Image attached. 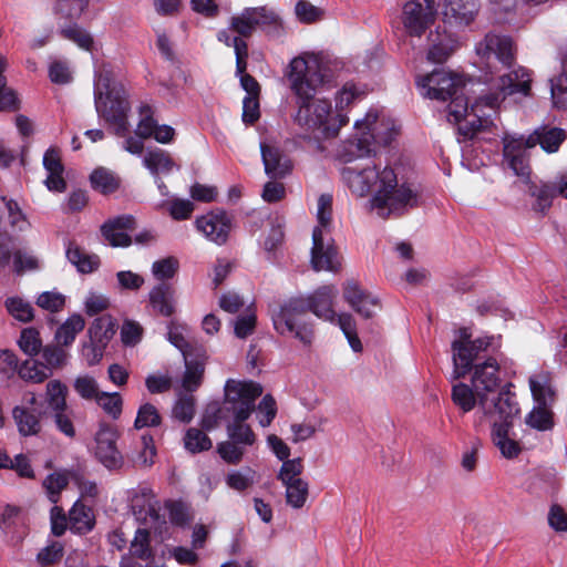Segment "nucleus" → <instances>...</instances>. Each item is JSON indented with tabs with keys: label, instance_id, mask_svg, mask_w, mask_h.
I'll return each instance as SVG.
<instances>
[{
	"label": "nucleus",
	"instance_id": "nucleus-47",
	"mask_svg": "<svg viewBox=\"0 0 567 567\" xmlns=\"http://www.w3.org/2000/svg\"><path fill=\"white\" fill-rule=\"evenodd\" d=\"M141 447L132 456V462L137 467H150L154 464L156 456V447L152 435H143L141 437Z\"/></svg>",
	"mask_w": 567,
	"mask_h": 567
},
{
	"label": "nucleus",
	"instance_id": "nucleus-32",
	"mask_svg": "<svg viewBox=\"0 0 567 567\" xmlns=\"http://www.w3.org/2000/svg\"><path fill=\"white\" fill-rule=\"evenodd\" d=\"M69 261L82 274H91L100 267L97 255L87 254L74 243H70L66 249Z\"/></svg>",
	"mask_w": 567,
	"mask_h": 567
},
{
	"label": "nucleus",
	"instance_id": "nucleus-48",
	"mask_svg": "<svg viewBox=\"0 0 567 567\" xmlns=\"http://www.w3.org/2000/svg\"><path fill=\"white\" fill-rule=\"evenodd\" d=\"M246 447L234 440L228 439L227 441L217 444V453L220 458L230 465H237L243 461Z\"/></svg>",
	"mask_w": 567,
	"mask_h": 567
},
{
	"label": "nucleus",
	"instance_id": "nucleus-29",
	"mask_svg": "<svg viewBox=\"0 0 567 567\" xmlns=\"http://www.w3.org/2000/svg\"><path fill=\"white\" fill-rule=\"evenodd\" d=\"M511 429L508 425H492L491 432L493 443L506 458L517 457L522 451L519 442L509 437Z\"/></svg>",
	"mask_w": 567,
	"mask_h": 567
},
{
	"label": "nucleus",
	"instance_id": "nucleus-40",
	"mask_svg": "<svg viewBox=\"0 0 567 567\" xmlns=\"http://www.w3.org/2000/svg\"><path fill=\"white\" fill-rule=\"evenodd\" d=\"M343 298L351 306L357 307L359 303H370V306H378V300L370 293L361 289L358 281L350 279L343 285Z\"/></svg>",
	"mask_w": 567,
	"mask_h": 567
},
{
	"label": "nucleus",
	"instance_id": "nucleus-34",
	"mask_svg": "<svg viewBox=\"0 0 567 567\" xmlns=\"http://www.w3.org/2000/svg\"><path fill=\"white\" fill-rule=\"evenodd\" d=\"M89 339L107 344L115 334V322L111 316L97 317L87 330Z\"/></svg>",
	"mask_w": 567,
	"mask_h": 567
},
{
	"label": "nucleus",
	"instance_id": "nucleus-62",
	"mask_svg": "<svg viewBox=\"0 0 567 567\" xmlns=\"http://www.w3.org/2000/svg\"><path fill=\"white\" fill-rule=\"evenodd\" d=\"M195 414V400L192 395L181 396L174 408L173 416L181 422L188 423L193 420Z\"/></svg>",
	"mask_w": 567,
	"mask_h": 567
},
{
	"label": "nucleus",
	"instance_id": "nucleus-26",
	"mask_svg": "<svg viewBox=\"0 0 567 567\" xmlns=\"http://www.w3.org/2000/svg\"><path fill=\"white\" fill-rule=\"evenodd\" d=\"M528 194L530 197L535 198L533 209L545 214L551 207L554 198L558 196L556 179L551 182H540L539 184L530 183Z\"/></svg>",
	"mask_w": 567,
	"mask_h": 567
},
{
	"label": "nucleus",
	"instance_id": "nucleus-4",
	"mask_svg": "<svg viewBox=\"0 0 567 567\" xmlns=\"http://www.w3.org/2000/svg\"><path fill=\"white\" fill-rule=\"evenodd\" d=\"M261 394L262 388L256 382L228 380L225 384L223 404L212 402L206 406L200 420L202 427L212 431L221 421H246L256 409V399Z\"/></svg>",
	"mask_w": 567,
	"mask_h": 567
},
{
	"label": "nucleus",
	"instance_id": "nucleus-56",
	"mask_svg": "<svg viewBox=\"0 0 567 567\" xmlns=\"http://www.w3.org/2000/svg\"><path fill=\"white\" fill-rule=\"evenodd\" d=\"M2 202L6 205L8 212V218L11 227L17 228L20 231L27 230L30 228V223L27 219L25 214L22 212L19 204L13 199H8L7 197H1Z\"/></svg>",
	"mask_w": 567,
	"mask_h": 567
},
{
	"label": "nucleus",
	"instance_id": "nucleus-25",
	"mask_svg": "<svg viewBox=\"0 0 567 567\" xmlns=\"http://www.w3.org/2000/svg\"><path fill=\"white\" fill-rule=\"evenodd\" d=\"M481 106H486L484 102V96L478 97L475 103L472 105V114L471 116H464L458 123V133L464 138L473 140L478 136L480 133L488 130L492 125L487 118H483L478 115V111Z\"/></svg>",
	"mask_w": 567,
	"mask_h": 567
},
{
	"label": "nucleus",
	"instance_id": "nucleus-10",
	"mask_svg": "<svg viewBox=\"0 0 567 567\" xmlns=\"http://www.w3.org/2000/svg\"><path fill=\"white\" fill-rule=\"evenodd\" d=\"M530 75L522 66L504 73L498 79L497 92L484 95L485 105L495 110L505 100L506 96L520 93L525 96L530 92Z\"/></svg>",
	"mask_w": 567,
	"mask_h": 567
},
{
	"label": "nucleus",
	"instance_id": "nucleus-49",
	"mask_svg": "<svg viewBox=\"0 0 567 567\" xmlns=\"http://www.w3.org/2000/svg\"><path fill=\"white\" fill-rule=\"evenodd\" d=\"M256 472L246 467L244 471H231L227 474L225 482L227 486L237 492H244L255 483Z\"/></svg>",
	"mask_w": 567,
	"mask_h": 567
},
{
	"label": "nucleus",
	"instance_id": "nucleus-63",
	"mask_svg": "<svg viewBox=\"0 0 567 567\" xmlns=\"http://www.w3.org/2000/svg\"><path fill=\"white\" fill-rule=\"evenodd\" d=\"M303 465L301 458L284 460L281 468L278 474V480L282 485L291 483L293 480H301L299 476L302 473Z\"/></svg>",
	"mask_w": 567,
	"mask_h": 567
},
{
	"label": "nucleus",
	"instance_id": "nucleus-38",
	"mask_svg": "<svg viewBox=\"0 0 567 567\" xmlns=\"http://www.w3.org/2000/svg\"><path fill=\"white\" fill-rule=\"evenodd\" d=\"M452 401L463 413L472 411L478 403L474 388L465 383H457L453 386Z\"/></svg>",
	"mask_w": 567,
	"mask_h": 567
},
{
	"label": "nucleus",
	"instance_id": "nucleus-51",
	"mask_svg": "<svg viewBox=\"0 0 567 567\" xmlns=\"http://www.w3.org/2000/svg\"><path fill=\"white\" fill-rule=\"evenodd\" d=\"M228 439L236 441L245 447L251 446L256 441V435L251 427L244 424V421H236L227 424Z\"/></svg>",
	"mask_w": 567,
	"mask_h": 567
},
{
	"label": "nucleus",
	"instance_id": "nucleus-15",
	"mask_svg": "<svg viewBox=\"0 0 567 567\" xmlns=\"http://www.w3.org/2000/svg\"><path fill=\"white\" fill-rule=\"evenodd\" d=\"M195 226L207 240L221 246L228 240L233 228V218L227 212L216 209L197 217Z\"/></svg>",
	"mask_w": 567,
	"mask_h": 567
},
{
	"label": "nucleus",
	"instance_id": "nucleus-12",
	"mask_svg": "<svg viewBox=\"0 0 567 567\" xmlns=\"http://www.w3.org/2000/svg\"><path fill=\"white\" fill-rule=\"evenodd\" d=\"M436 10L433 0H409L402 10L401 21L411 37H421L434 22Z\"/></svg>",
	"mask_w": 567,
	"mask_h": 567
},
{
	"label": "nucleus",
	"instance_id": "nucleus-5",
	"mask_svg": "<svg viewBox=\"0 0 567 567\" xmlns=\"http://www.w3.org/2000/svg\"><path fill=\"white\" fill-rule=\"evenodd\" d=\"M94 102L99 116L114 127L117 136H125L128 132L130 111L127 93L109 70H102L95 79Z\"/></svg>",
	"mask_w": 567,
	"mask_h": 567
},
{
	"label": "nucleus",
	"instance_id": "nucleus-16",
	"mask_svg": "<svg viewBox=\"0 0 567 567\" xmlns=\"http://www.w3.org/2000/svg\"><path fill=\"white\" fill-rule=\"evenodd\" d=\"M473 369L472 386L476 392L480 408L486 409V398L499 388V365L494 358H488L483 363L474 364Z\"/></svg>",
	"mask_w": 567,
	"mask_h": 567
},
{
	"label": "nucleus",
	"instance_id": "nucleus-61",
	"mask_svg": "<svg viewBox=\"0 0 567 567\" xmlns=\"http://www.w3.org/2000/svg\"><path fill=\"white\" fill-rule=\"evenodd\" d=\"M41 357L43 365L52 373L53 369L61 368L66 360V352L54 346H47L42 349Z\"/></svg>",
	"mask_w": 567,
	"mask_h": 567
},
{
	"label": "nucleus",
	"instance_id": "nucleus-33",
	"mask_svg": "<svg viewBox=\"0 0 567 567\" xmlns=\"http://www.w3.org/2000/svg\"><path fill=\"white\" fill-rule=\"evenodd\" d=\"M143 164L153 175L167 174L174 167L169 153L162 148L148 150L143 157Z\"/></svg>",
	"mask_w": 567,
	"mask_h": 567
},
{
	"label": "nucleus",
	"instance_id": "nucleus-44",
	"mask_svg": "<svg viewBox=\"0 0 567 567\" xmlns=\"http://www.w3.org/2000/svg\"><path fill=\"white\" fill-rule=\"evenodd\" d=\"M184 446L189 453L196 454L210 450L213 443L207 434L202 430L197 427H189L184 436Z\"/></svg>",
	"mask_w": 567,
	"mask_h": 567
},
{
	"label": "nucleus",
	"instance_id": "nucleus-24",
	"mask_svg": "<svg viewBox=\"0 0 567 567\" xmlns=\"http://www.w3.org/2000/svg\"><path fill=\"white\" fill-rule=\"evenodd\" d=\"M566 137L567 134L563 128L543 126L535 130V132L527 137V146L534 147L539 144L545 152L555 153Z\"/></svg>",
	"mask_w": 567,
	"mask_h": 567
},
{
	"label": "nucleus",
	"instance_id": "nucleus-2",
	"mask_svg": "<svg viewBox=\"0 0 567 567\" xmlns=\"http://www.w3.org/2000/svg\"><path fill=\"white\" fill-rule=\"evenodd\" d=\"M341 177L352 194L359 197L365 196L372 186L379 185L371 204L382 218L392 214L401 215L419 205L417 189L406 183L399 184L391 167L379 172L375 165L347 166L341 169Z\"/></svg>",
	"mask_w": 567,
	"mask_h": 567
},
{
	"label": "nucleus",
	"instance_id": "nucleus-19",
	"mask_svg": "<svg viewBox=\"0 0 567 567\" xmlns=\"http://www.w3.org/2000/svg\"><path fill=\"white\" fill-rule=\"evenodd\" d=\"M192 353L183 358L185 371L181 384L186 392H194L203 384L208 362L206 348H196Z\"/></svg>",
	"mask_w": 567,
	"mask_h": 567
},
{
	"label": "nucleus",
	"instance_id": "nucleus-22",
	"mask_svg": "<svg viewBox=\"0 0 567 567\" xmlns=\"http://www.w3.org/2000/svg\"><path fill=\"white\" fill-rule=\"evenodd\" d=\"M478 9L476 0H445L443 16L450 23L468 25L475 20Z\"/></svg>",
	"mask_w": 567,
	"mask_h": 567
},
{
	"label": "nucleus",
	"instance_id": "nucleus-64",
	"mask_svg": "<svg viewBox=\"0 0 567 567\" xmlns=\"http://www.w3.org/2000/svg\"><path fill=\"white\" fill-rule=\"evenodd\" d=\"M63 556V546L59 542H53L42 548L37 555V561L42 567H50L61 560Z\"/></svg>",
	"mask_w": 567,
	"mask_h": 567
},
{
	"label": "nucleus",
	"instance_id": "nucleus-45",
	"mask_svg": "<svg viewBox=\"0 0 567 567\" xmlns=\"http://www.w3.org/2000/svg\"><path fill=\"white\" fill-rule=\"evenodd\" d=\"M549 405L535 406L526 416L525 422L530 427L538 431H547L554 426L553 412Z\"/></svg>",
	"mask_w": 567,
	"mask_h": 567
},
{
	"label": "nucleus",
	"instance_id": "nucleus-35",
	"mask_svg": "<svg viewBox=\"0 0 567 567\" xmlns=\"http://www.w3.org/2000/svg\"><path fill=\"white\" fill-rule=\"evenodd\" d=\"M85 327V321L81 315H72L55 332V340L62 346H70L75 337Z\"/></svg>",
	"mask_w": 567,
	"mask_h": 567
},
{
	"label": "nucleus",
	"instance_id": "nucleus-46",
	"mask_svg": "<svg viewBox=\"0 0 567 567\" xmlns=\"http://www.w3.org/2000/svg\"><path fill=\"white\" fill-rule=\"evenodd\" d=\"M286 487L287 504L293 508H301L309 495V485L303 480H293L284 485Z\"/></svg>",
	"mask_w": 567,
	"mask_h": 567
},
{
	"label": "nucleus",
	"instance_id": "nucleus-37",
	"mask_svg": "<svg viewBox=\"0 0 567 567\" xmlns=\"http://www.w3.org/2000/svg\"><path fill=\"white\" fill-rule=\"evenodd\" d=\"M92 187L106 195L114 193L120 187V178L111 171L99 167L90 176Z\"/></svg>",
	"mask_w": 567,
	"mask_h": 567
},
{
	"label": "nucleus",
	"instance_id": "nucleus-43",
	"mask_svg": "<svg viewBox=\"0 0 567 567\" xmlns=\"http://www.w3.org/2000/svg\"><path fill=\"white\" fill-rule=\"evenodd\" d=\"M72 475L69 472H54L45 477L42 485L51 503H58L60 493L68 486Z\"/></svg>",
	"mask_w": 567,
	"mask_h": 567
},
{
	"label": "nucleus",
	"instance_id": "nucleus-60",
	"mask_svg": "<svg viewBox=\"0 0 567 567\" xmlns=\"http://www.w3.org/2000/svg\"><path fill=\"white\" fill-rule=\"evenodd\" d=\"M550 93L554 106L557 109H567V75L561 73L559 76L550 80Z\"/></svg>",
	"mask_w": 567,
	"mask_h": 567
},
{
	"label": "nucleus",
	"instance_id": "nucleus-53",
	"mask_svg": "<svg viewBox=\"0 0 567 567\" xmlns=\"http://www.w3.org/2000/svg\"><path fill=\"white\" fill-rule=\"evenodd\" d=\"M336 320L347 337L353 351L359 352L362 350L361 341L357 333L355 321L350 313L336 315Z\"/></svg>",
	"mask_w": 567,
	"mask_h": 567
},
{
	"label": "nucleus",
	"instance_id": "nucleus-58",
	"mask_svg": "<svg viewBox=\"0 0 567 567\" xmlns=\"http://www.w3.org/2000/svg\"><path fill=\"white\" fill-rule=\"evenodd\" d=\"M73 388L75 392L84 400H96L102 391L93 377L81 375L74 380Z\"/></svg>",
	"mask_w": 567,
	"mask_h": 567
},
{
	"label": "nucleus",
	"instance_id": "nucleus-1",
	"mask_svg": "<svg viewBox=\"0 0 567 567\" xmlns=\"http://www.w3.org/2000/svg\"><path fill=\"white\" fill-rule=\"evenodd\" d=\"M288 79L298 97V111L295 122L317 140L336 137L347 117L331 115V103L324 99H313L317 89L323 83V76L316 59L295 58L289 64Z\"/></svg>",
	"mask_w": 567,
	"mask_h": 567
},
{
	"label": "nucleus",
	"instance_id": "nucleus-9",
	"mask_svg": "<svg viewBox=\"0 0 567 567\" xmlns=\"http://www.w3.org/2000/svg\"><path fill=\"white\" fill-rule=\"evenodd\" d=\"M311 266L316 271L338 272L342 266V258L338 252L334 240L324 234L320 227L312 231Z\"/></svg>",
	"mask_w": 567,
	"mask_h": 567
},
{
	"label": "nucleus",
	"instance_id": "nucleus-14",
	"mask_svg": "<svg viewBox=\"0 0 567 567\" xmlns=\"http://www.w3.org/2000/svg\"><path fill=\"white\" fill-rule=\"evenodd\" d=\"M467 339L468 336L464 333L463 340H455L452 343L455 378L464 377L480 352L486 351L493 341L492 337L477 338L473 341Z\"/></svg>",
	"mask_w": 567,
	"mask_h": 567
},
{
	"label": "nucleus",
	"instance_id": "nucleus-42",
	"mask_svg": "<svg viewBox=\"0 0 567 567\" xmlns=\"http://www.w3.org/2000/svg\"><path fill=\"white\" fill-rule=\"evenodd\" d=\"M18 375L27 382L41 383L51 375V372L42 362L37 360H25L20 364Z\"/></svg>",
	"mask_w": 567,
	"mask_h": 567
},
{
	"label": "nucleus",
	"instance_id": "nucleus-57",
	"mask_svg": "<svg viewBox=\"0 0 567 567\" xmlns=\"http://www.w3.org/2000/svg\"><path fill=\"white\" fill-rule=\"evenodd\" d=\"M162 417L157 409L151 403H144L140 406L134 422V427L140 430L146 426H158Z\"/></svg>",
	"mask_w": 567,
	"mask_h": 567
},
{
	"label": "nucleus",
	"instance_id": "nucleus-41",
	"mask_svg": "<svg viewBox=\"0 0 567 567\" xmlns=\"http://www.w3.org/2000/svg\"><path fill=\"white\" fill-rule=\"evenodd\" d=\"M130 553L133 557L142 560H148L154 553L151 547V533L146 528H138L131 542Z\"/></svg>",
	"mask_w": 567,
	"mask_h": 567
},
{
	"label": "nucleus",
	"instance_id": "nucleus-55",
	"mask_svg": "<svg viewBox=\"0 0 567 567\" xmlns=\"http://www.w3.org/2000/svg\"><path fill=\"white\" fill-rule=\"evenodd\" d=\"M6 308L19 321L28 322L33 319L32 306L19 297L8 298L6 300Z\"/></svg>",
	"mask_w": 567,
	"mask_h": 567
},
{
	"label": "nucleus",
	"instance_id": "nucleus-18",
	"mask_svg": "<svg viewBox=\"0 0 567 567\" xmlns=\"http://www.w3.org/2000/svg\"><path fill=\"white\" fill-rule=\"evenodd\" d=\"M503 155L508 167L520 177L528 178L530 173L527 138L506 135L503 138Z\"/></svg>",
	"mask_w": 567,
	"mask_h": 567
},
{
	"label": "nucleus",
	"instance_id": "nucleus-6",
	"mask_svg": "<svg viewBox=\"0 0 567 567\" xmlns=\"http://www.w3.org/2000/svg\"><path fill=\"white\" fill-rule=\"evenodd\" d=\"M260 29L271 37L279 38L285 33L284 21L280 13L271 7H248L238 14L233 16L228 30L237 33V37L245 40Z\"/></svg>",
	"mask_w": 567,
	"mask_h": 567
},
{
	"label": "nucleus",
	"instance_id": "nucleus-21",
	"mask_svg": "<svg viewBox=\"0 0 567 567\" xmlns=\"http://www.w3.org/2000/svg\"><path fill=\"white\" fill-rule=\"evenodd\" d=\"M135 229V219L132 215H122L105 221L101 233L105 240L113 247H127L132 243L127 234Z\"/></svg>",
	"mask_w": 567,
	"mask_h": 567
},
{
	"label": "nucleus",
	"instance_id": "nucleus-11",
	"mask_svg": "<svg viewBox=\"0 0 567 567\" xmlns=\"http://www.w3.org/2000/svg\"><path fill=\"white\" fill-rule=\"evenodd\" d=\"M416 84L424 90L425 96L441 101H445L463 90L462 79L444 69L419 76Z\"/></svg>",
	"mask_w": 567,
	"mask_h": 567
},
{
	"label": "nucleus",
	"instance_id": "nucleus-36",
	"mask_svg": "<svg viewBox=\"0 0 567 567\" xmlns=\"http://www.w3.org/2000/svg\"><path fill=\"white\" fill-rule=\"evenodd\" d=\"M8 66V61L0 55V112H13L19 109V100L17 93L7 87V79L3 75Z\"/></svg>",
	"mask_w": 567,
	"mask_h": 567
},
{
	"label": "nucleus",
	"instance_id": "nucleus-13",
	"mask_svg": "<svg viewBox=\"0 0 567 567\" xmlns=\"http://www.w3.org/2000/svg\"><path fill=\"white\" fill-rule=\"evenodd\" d=\"M118 437V431L107 423H101L95 433V456L109 470L121 468L124 463L116 445Z\"/></svg>",
	"mask_w": 567,
	"mask_h": 567
},
{
	"label": "nucleus",
	"instance_id": "nucleus-7",
	"mask_svg": "<svg viewBox=\"0 0 567 567\" xmlns=\"http://www.w3.org/2000/svg\"><path fill=\"white\" fill-rule=\"evenodd\" d=\"M355 130L361 134L358 138V150L360 152H370V144L386 146L396 135L395 124L392 120L379 121V114L374 110H370L364 118L354 123Z\"/></svg>",
	"mask_w": 567,
	"mask_h": 567
},
{
	"label": "nucleus",
	"instance_id": "nucleus-17",
	"mask_svg": "<svg viewBox=\"0 0 567 567\" xmlns=\"http://www.w3.org/2000/svg\"><path fill=\"white\" fill-rule=\"evenodd\" d=\"M507 384L492 401L486 398V409H482L484 415L493 417V425H508L513 427L514 419L519 414V406L515 393Z\"/></svg>",
	"mask_w": 567,
	"mask_h": 567
},
{
	"label": "nucleus",
	"instance_id": "nucleus-20",
	"mask_svg": "<svg viewBox=\"0 0 567 567\" xmlns=\"http://www.w3.org/2000/svg\"><path fill=\"white\" fill-rule=\"evenodd\" d=\"M427 42V60L433 63H444L458 45L456 38L442 27H437L429 33Z\"/></svg>",
	"mask_w": 567,
	"mask_h": 567
},
{
	"label": "nucleus",
	"instance_id": "nucleus-39",
	"mask_svg": "<svg viewBox=\"0 0 567 567\" xmlns=\"http://www.w3.org/2000/svg\"><path fill=\"white\" fill-rule=\"evenodd\" d=\"M68 388L60 380H51L47 383L45 402L52 412L68 408Z\"/></svg>",
	"mask_w": 567,
	"mask_h": 567
},
{
	"label": "nucleus",
	"instance_id": "nucleus-30",
	"mask_svg": "<svg viewBox=\"0 0 567 567\" xmlns=\"http://www.w3.org/2000/svg\"><path fill=\"white\" fill-rule=\"evenodd\" d=\"M534 400L539 405H550L555 401V391L547 372H539L529 378Z\"/></svg>",
	"mask_w": 567,
	"mask_h": 567
},
{
	"label": "nucleus",
	"instance_id": "nucleus-54",
	"mask_svg": "<svg viewBox=\"0 0 567 567\" xmlns=\"http://www.w3.org/2000/svg\"><path fill=\"white\" fill-rule=\"evenodd\" d=\"M70 522L72 527L79 532H89L93 527L91 509L79 502L70 511Z\"/></svg>",
	"mask_w": 567,
	"mask_h": 567
},
{
	"label": "nucleus",
	"instance_id": "nucleus-27",
	"mask_svg": "<svg viewBox=\"0 0 567 567\" xmlns=\"http://www.w3.org/2000/svg\"><path fill=\"white\" fill-rule=\"evenodd\" d=\"M167 340L182 352L183 358L185 354H193L192 352L196 348H205L188 338V327L186 324L176 321H171L167 326Z\"/></svg>",
	"mask_w": 567,
	"mask_h": 567
},
{
	"label": "nucleus",
	"instance_id": "nucleus-3",
	"mask_svg": "<svg viewBox=\"0 0 567 567\" xmlns=\"http://www.w3.org/2000/svg\"><path fill=\"white\" fill-rule=\"evenodd\" d=\"M338 289L333 285L319 287L307 298H292L272 312L275 330L281 336L293 337L303 346H310L315 338L312 324L307 320L311 311L318 318L334 322L332 308Z\"/></svg>",
	"mask_w": 567,
	"mask_h": 567
},
{
	"label": "nucleus",
	"instance_id": "nucleus-23",
	"mask_svg": "<svg viewBox=\"0 0 567 567\" xmlns=\"http://www.w3.org/2000/svg\"><path fill=\"white\" fill-rule=\"evenodd\" d=\"M260 150L265 165V172L269 177L282 178L290 173L292 168L291 162L288 156L280 151L279 147L261 143Z\"/></svg>",
	"mask_w": 567,
	"mask_h": 567
},
{
	"label": "nucleus",
	"instance_id": "nucleus-50",
	"mask_svg": "<svg viewBox=\"0 0 567 567\" xmlns=\"http://www.w3.org/2000/svg\"><path fill=\"white\" fill-rule=\"evenodd\" d=\"M97 405L113 420H117L122 414L123 399L118 392H101L96 398Z\"/></svg>",
	"mask_w": 567,
	"mask_h": 567
},
{
	"label": "nucleus",
	"instance_id": "nucleus-59",
	"mask_svg": "<svg viewBox=\"0 0 567 567\" xmlns=\"http://www.w3.org/2000/svg\"><path fill=\"white\" fill-rule=\"evenodd\" d=\"M140 113L142 115V118L137 124L135 134L141 140H146L153 136L157 122L153 118V112L150 105H142L140 107Z\"/></svg>",
	"mask_w": 567,
	"mask_h": 567
},
{
	"label": "nucleus",
	"instance_id": "nucleus-31",
	"mask_svg": "<svg viewBox=\"0 0 567 567\" xmlns=\"http://www.w3.org/2000/svg\"><path fill=\"white\" fill-rule=\"evenodd\" d=\"M12 415L21 435L30 436L40 433L42 427L40 413L24 406H16Z\"/></svg>",
	"mask_w": 567,
	"mask_h": 567
},
{
	"label": "nucleus",
	"instance_id": "nucleus-52",
	"mask_svg": "<svg viewBox=\"0 0 567 567\" xmlns=\"http://www.w3.org/2000/svg\"><path fill=\"white\" fill-rule=\"evenodd\" d=\"M18 344L21 351L27 355H37L42 347L39 331L34 328L23 329L18 340Z\"/></svg>",
	"mask_w": 567,
	"mask_h": 567
},
{
	"label": "nucleus",
	"instance_id": "nucleus-8",
	"mask_svg": "<svg viewBox=\"0 0 567 567\" xmlns=\"http://www.w3.org/2000/svg\"><path fill=\"white\" fill-rule=\"evenodd\" d=\"M475 50L491 73L496 71L495 62L509 69L515 61L514 44L507 35L489 32L476 44Z\"/></svg>",
	"mask_w": 567,
	"mask_h": 567
},
{
	"label": "nucleus",
	"instance_id": "nucleus-28",
	"mask_svg": "<svg viewBox=\"0 0 567 567\" xmlns=\"http://www.w3.org/2000/svg\"><path fill=\"white\" fill-rule=\"evenodd\" d=\"M175 291L171 285L159 284L150 292L152 307L162 316L169 317L175 311Z\"/></svg>",
	"mask_w": 567,
	"mask_h": 567
}]
</instances>
